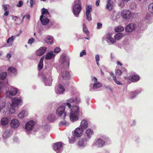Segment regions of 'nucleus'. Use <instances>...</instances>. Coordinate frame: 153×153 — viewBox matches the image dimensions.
I'll return each mask as SVG.
<instances>
[{"label": "nucleus", "mask_w": 153, "mask_h": 153, "mask_svg": "<svg viewBox=\"0 0 153 153\" xmlns=\"http://www.w3.org/2000/svg\"><path fill=\"white\" fill-rule=\"evenodd\" d=\"M79 112V108L77 106L74 105L72 107L70 115V120L71 121H75L78 120Z\"/></svg>", "instance_id": "nucleus-1"}, {"label": "nucleus", "mask_w": 153, "mask_h": 153, "mask_svg": "<svg viewBox=\"0 0 153 153\" xmlns=\"http://www.w3.org/2000/svg\"><path fill=\"white\" fill-rule=\"evenodd\" d=\"M65 107L64 106H60L57 109L56 114L57 116H61L63 115V119H64L66 116V112L65 111Z\"/></svg>", "instance_id": "nucleus-2"}, {"label": "nucleus", "mask_w": 153, "mask_h": 153, "mask_svg": "<svg viewBox=\"0 0 153 153\" xmlns=\"http://www.w3.org/2000/svg\"><path fill=\"white\" fill-rule=\"evenodd\" d=\"M77 4L75 5L73 8V12L74 14L76 16H78V15L82 10V7L80 0H77Z\"/></svg>", "instance_id": "nucleus-3"}, {"label": "nucleus", "mask_w": 153, "mask_h": 153, "mask_svg": "<svg viewBox=\"0 0 153 153\" xmlns=\"http://www.w3.org/2000/svg\"><path fill=\"white\" fill-rule=\"evenodd\" d=\"M83 131V129L81 128L78 127L72 132L73 135L76 137H81Z\"/></svg>", "instance_id": "nucleus-4"}, {"label": "nucleus", "mask_w": 153, "mask_h": 153, "mask_svg": "<svg viewBox=\"0 0 153 153\" xmlns=\"http://www.w3.org/2000/svg\"><path fill=\"white\" fill-rule=\"evenodd\" d=\"M122 16L124 19H129L131 16V11L129 10H124L122 13Z\"/></svg>", "instance_id": "nucleus-5"}, {"label": "nucleus", "mask_w": 153, "mask_h": 153, "mask_svg": "<svg viewBox=\"0 0 153 153\" xmlns=\"http://www.w3.org/2000/svg\"><path fill=\"white\" fill-rule=\"evenodd\" d=\"M42 79L46 85L51 86V85L52 79L51 77L47 78L45 75H43Z\"/></svg>", "instance_id": "nucleus-6"}, {"label": "nucleus", "mask_w": 153, "mask_h": 153, "mask_svg": "<svg viewBox=\"0 0 153 153\" xmlns=\"http://www.w3.org/2000/svg\"><path fill=\"white\" fill-rule=\"evenodd\" d=\"M35 125V122L33 120L27 122L25 125V129L27 131L32 129Z\"/></svg>", "instance_id": "nucleus-7"}, {"label": "nucleus", "mask_w": 153, "mask_h": 153, "mask_svg": "<svg viewBox=\"0 0 153 153\" xmlns=\"http://www.w3.org/2000/svg\"><path fill=\"white\" fill-rule=\"evenodd\" d=\"M136 25L134 23H131L128 24L126 27V30L127 32H131L133 31L136 27Z\"/></svg>", "instance_id": "nucleus-8"}, {"label": "nucleus", "mask_w": 153, "mask_h": 153, "mask_svg": "<svg viewBox=\"0 0 153 153\" xmlns=\"http://www.w3.org/2000/svg\"><path fill=\"white\" fill-rule=\"evenodd\" d=\"M47 49L46 47H41L37 51L36 54L38 56H41L45 52Z\"/></svg>", "instance_id": "nucleus-9"}, {"label": "nucleus", "mask_w": 153, "mask_h": 153, "mask_svg": "<svg viewBox=\"0 0 153 153\" xmlns=\"http://www.w3.org/2000/svg\"><path fill=\"white\" fill-rule=\"evenodd\" d=\"M20 123L19 120L16 119L12 120L10 122V125L13 128H16L19 126Z\"/></svg>", "instance_id": "nucleus-10"}, {"label": "nucleus", "mask_w": 153, "mask_h": 153, "mask_svg": "<svg viewBox=\"0 0 153 153\" xmlns=\"http://www.w3.org/2000/svg\"><path fill=\"white\" fill-rule=\"evenodd\" d=\"M21 100V99L16 97L13 98L12 99L11 106L13 107H17Z\"/></svg>", "instance_id": "nucleus-11"}, {"label": "nucleus", "mask_w": 153, "mask_h": 153, "mask_svg": "<svg viewBox=\"0 0 153 153\" xmlns=\"http://www.w3.org/2000/svg\"><path fill=\"white\" fill-rule=\"evenodd\" d=\"M87 140H88L86 138H82L78 140L77 144L79 147H84Z\"/></svg>", "instance_id": "nucleus-12"}, {"label": "nucleus", "mask_w": 153, "mask_h": 153, "mask_svg": "<svg viewBox=\"0 0 153 153\" xmlns=\"http://www.w3.org/2000/svg\"><path fill=\"white\" fill-rule=\"evenodd\" d=\"M40 19L42 24L43 25L48 24L49 22V20L48 19L43 15L40 16Z\"/></svg>", "instance_id": "nucleus-13"}, {"label": "nucleus", "mask_w": 153, "mask_h": 153, "mask_svg": "<svg viewBox=\"0 0 153 153\" xmlns=\"http://www.w3.org/2000/svg\"><path fill=\"white\" fill-rule=\"evenodd\" d=\"M69 102L73 105H76L79 104L80 102V98L78 97H76L73 99H70L69 100Z\"/></svg>", "instance_id": "nucleus-14"}, {"label": "nucleus", "mask_w": 153, "mask_h": 153, "mask_svg": "<svg viewBox=\"0 0 153 153\" xmlns=\"http://www.w3.org/2000/svg\"><path fill=\"white\" fill-rule=\"evenodd\" d=\"M80 126L81 128L83 129H86L88 126V123L87 121L85 120H82Z\"/></svg>", "instance_id": "nucleus-15"}, {"label": "nucleus", "mask_w": 153, "mask_h": 153, "mask_svg": "<svg viewBox=\"0 0 153 153\" xmlns=\"http://www.w3.org/2000/svg\"><path fill=\"white\" fill-rule=\"evenodd\" d=\"M62 146V144L61 142H58L53 145V147L54 150L58 151Z\"/></svg>", "instance_id": "nucleus-16"}, {"label": "nucleus", "mask_w": 153, "mask_h": 153, "mask_svg": "<svg viewBox=\"0 0 153 153\" xmlns=\"http://www.w3.org/2000/svg\"><path fill=\"white\" fill-rule=\"evenodd\" d=\"M107 3L106 6V8L109 10H111L113 8V3L112 0H107Z\"/></svg>", "instance_id": "nucleus-17"}, {"label": "nucleus", "mask_w": 153, "mask_h": 153, "mask_svg": "<svg viewBox=\"0 0 153 153\" xmlns=\"http://www.w3.org/2000/svg\"><path fill=\"white\" fill-rule=\"evenodd\" d=\"M48 120L51 122H53L56 120V116L53 114H49L47 117Z\"/></svg>", "instance_id": "nucleus-18"}, {"label": "nucleus", "mask_w": 153, "mask_h": 153, "mask_svg": "<svg viewBox=\"0 0 153 153\" xmlns=\"http://www.w3.org/2000/svg\"><path fill=\"white\" fill-rule=\"evenodd\" d=\"M55 54H53V52H49L47 53L45 56L46 59H51L53 58L55 56Z\"/></svg>", "instance_id": "nucleus-19"}, {"label": "nucleus", "mask_w": 153, "mask_h": 153, "mask_svg": "<svg viewBox=\"0 0 153 153\" xmlns=\"http://www.w3.org/2000/svg\"><path fill=\"white\" fill-rule=\"evenodd\" d=\"M62 76L64 79L68 80L70 77V74L68 71H64L62 73Z\"/></svg>", "instance_id": "nucleus-20"}, {"label": "nucleus", "mask_w": 153, "mask_h": 153, "mask_svg": "<svg viewBox=\"0 0 153 153\" xmlns=\"http://www.w3.org/2000/svg\"><path fill=\"white\" fill-rule=\"evenodd\" d=\"M140 77L138 75H134L131 78V81L132 82H136L140 79Z\"/></svg>", "instance_id": "nucleus-21"}, {"label": "nucleus", "mask_w": 153, "mask_h": 153, "mask_svg": "<svg viewBox=\"0 0 153 153\" xmlns=\"http://www.w3.org/2000/svg\"><path fill=\"white\" fill-rule=\"evenodd\" d=\"M105 142L101 139H98L97 140L96 144L98 146V147H102L104 145Z\"/></svg>", "instance_id": "nucleus-22"}, {"label": "nucleus", "mask_w": 153, "mask_h": 153, "mask_svg": "<svg viewBox=\"0 0 153 153\" xmlns=\"http://www.w3.org/2000/svg\"><path fill=\"white\" fill-rule=\"evenodd\" d=\"M65 91V89L61 85H59L58 86L57 91L56 93L57 94H60L62 93Z\"/></svg>", "instance_id": "nucleus-23"}, {"label": "nucleus", "mask_w": 153, "mask_h": 153, "mask_svg": "<svg viewBox=\"0 0 153 153\" xmlns=\"http://www.w3.org/2000/svg\"><path fill=\"white\" fill-rule=\"evenodd\" d=\"M17 91H18L17 89L15 88H13L11 89L10 91L7 92V94L8 93L9 95L12 96H14L17 94Z\"/></svg>", "instance_id": "nucleus-24"}, {"label": "nucleus", "mask_w": 153, "mask_h": 153, "mask_svg": "<svg viewBox=\"0 0 153 153\" xmlns=\"http://www.w3.org/2000/svg\"><path fill=\"white\" fill-rule=\"evenodd\" d=\"M83 31L86 34L88 37H90L89 33L86 27V25L85 23L83 24Z\"/></svg>", "instance_id": "nucleus-25"}, {"label": "nucleus", "mask_w": 153, "mask_h": 153, "mask_svg": "<svg viewBox=\"0 0 153 153\" xmlns=\"http://www.w3.org/2000/svg\"><path fill=\"white\" fill-rule=\"evenodd\" d=\"M53 38L52 36H48L45 39V41L48 44H51L53 42Z\"/></svg>", "instance_id": "nucleus-26"}, {"label": "nucleus", "mask_w": 153, "mask_h": 153, "mask_svg": "<svg viewBox=\"0 0 153 153\" xmlns=\"http://www.w3.org/2000/svg\"><path fill=\"white\" fill-rule=\"evenodd\" d=\"M8 71L9 73H12L14 74H16L17 73L16 69L13 67H9L8 69Z\"/></svg>", "instance_id": "nucleus-27"}, {"label": "nucleus", "mask_w": 153, "mask_h": 153, "mask_svg": "<svg viewBox=\"0 0 153 153\" xmlns=\"http://www.w3.org/2000/svg\"><path fill=\"white\" fill-rule=\"evenodd\" d=\"M124 35L122 33H118L115 35L114 38L117 40L121 39L124 36Z\"/></svg>", "instance_id": "nucleus-28"}, {"label": "nucleus", "mask_w": 153, "mask_h": 153, "mask_svg": "<svg viewBox=\"0 0 153 153\" xmlns=\"http://www.w3.org/2000/svg\"><path fill=\"white\" fill-rule=\"evenodd\" d=\"M44 59V56L42 57L39 61L38 65L39 70H41L43 67V61Z\"/></svg>", "instance_id": "nucleus-29"}, {"label": "nucleus", "mask_w": 153, "mask_h": 153, "mask_svg": "<svg viewBox=\"0 0 153 153\" xmlns=\"http://www.w3.org/2000/svg\"><path fill=\"white\" fill-rule=\"evenodd\" d=\"M8 122V120L6 117H4L1 119V123L2 125L5 126L7 125Z\"/></svg>", "instance_id": "nucleus-30"}, {"label": "nucleus", "mask_w": 153, "mask_h": 153, "mask_svg": "<svg viewBox=\"0 0 153 153\" xmlns=\"http://www.w3.org/2000/svg\"><path fill=\"white\" fill-rule=\"evenodd\" d=\"M107 42L110 43V44H112L116 42V41L111 36L107 37Z\"/></svg>", "instance_id": "nucleus-31"}, {"label": "nucleus", "mask_w": 153, "mask_h": 153, "mask_svg": "<svg viewBox=\"0 0 153 153\" xmlns=\"http://www.w3.org/2000/svg\"><path fill=\"white\" fill-rule=\"evenodd\" d=\"M42 15L43 16L44 15H45L47 16H50V14L49 13L48 10L45 8H43L42 9Z\"/></svg>", "instance_id": "nucleus-32"}, {"label": "nucleus", "mask_w": 153, "mask_h": 153, "mask_svg": "<svg viewBox=\"0 0 153 153\" xmlns=\"http://www.w3.org/2000/svg\"><path fill=\"white\" fill-rule=\"evenodd\" d=\"M86 133L87 135V137L88 138H90L91 137V135L93 133V131L91 129L88 128L86 130Z\"/></svg>", "instance_id": "nucleus-33"}, {"label": "nucleus", "mask_w": 153, "mask_h": 153, "mask_svg": "<svg viewBox=\"0 0 153 153\" xmlns=\"http://www.w3.org/2000/svg\"><path fill=\"white\" fill-rule=\"evenodd\" d=\"M124 30V28L123 27L120 26L115 28V31L116 32H120L123 31Z\"/></svg>", "instance_id": "nucleus-34"}, {"label": "nucleus", "mask_w": 153, "mask_h": 153, "mask_svg": "<svg viewBox=\"0 0 153 153\" xmlns=\"http://www.w3.org/2000/svg\"><path fill=\"white\" fill-rule=\"evenodd\" d=\"M67 60L66 56L65 54L62 55L60 60L61 63H64Z\"/></svg>", "instance_id": "nucleus-35"}, {"label": "nucleus", "mask_w": 153, "mask_h": 153, "mask_svg": "<svg viewBox=\"0 0 153 153\" xmlns=\"http://www.w3.org/2000/svg\"><path fill=\"white\" fill-rule=\"evenodd\" d=\"M7 76V73L6 72H3L0 74V79L4 80L6 77Z\"/></svg>", "instance_id": "nucleus-36"}, {"label": "nucleus", "mask_w": 153, "mask_h": 153, "mask_svg": "<svg viewBox=\"0 0 153 153\" xmlns=\"http://www.w3.org/2000/svg\"><path fill=\"white\" fill-rule=\"evenodd\" d=\"M86 13H91L92 11V5H88L86 7Z\"/></svg>", "instance_id": "nucleus-37"}, {"label": "nucleus", "mask_w": 153, "mask_h": 153, "mask_svg": "<svg viewBox=\"0 0 153 153\" xmlns=\"http://www.w3.org/2000/svg\"><path fill=\"white\" fill-rule=\"evenodd\" d=\"M102 86L101 83L100 82H97L94 84L93 85V88L94 89H96L97 88H100Z\"/></svg>", "instance_id": "nucleus-38"}, {"label": "nucleus", "mask_w": 153, "mask_h": 153, "mask_svg": "<svg viewBox=\"0 0 153 153\" xmlns=\"http://www.w3.org/2000/svg\"><path fill=\"white\" fill-rule=\"evenodd\" d=\"M25 111H22L20 112L18 115L19 118L22 119L24 117L25 115Z\"/></svg>", "instance_id": "nucleus-39"}, {"label": "nucleus", "mask_w": 153, "mask_h": 153, "mask_svg": "<svg viewBox=\"0 0 153 153\" xmlns=\"http://www.w3.org/2000/svg\"><path fill=\"white\" fill-rule=\"evenodd\" d=\"M139 92L138 91H134L131 92V95L132 96L131 98H132L136 96V95H137L138 94Z\"/></svg>", "instance_id": "nucleus-40"}, {"label": "nucleus", "mask_w": 153, "mask_h": 153, "mask_svg": "<svg viewBox=\"0 0 153 153\" xmlns=\"http://www.w3.org/2000/svg\"><path fill=\"white\" fill-rule=\"evenodd\" d=\"M148 10L149 12L153 13V3L150 4L149 5Z\"/></svg>", "instance_id": "nucleus-41"}, {"label": "nucleus", "mask_w": 153, "mask_h": 153, "mask_svg": "<svg viewBox=\"0 0 153 153\" xmlns=\"http://www.w3.org/2000/svg\"><path fill=\"white\" fill-rule=\"evenodd\" d=\"M15 36H12L9 38L8 39L7 41V43H9L12 42H13V41Z\"/></svg>", "instance_id": "nucleus-42"}, {"label": "nucleus", "mask_w": 153, "mask_h": 153, "mask_svg": "<svg viewBox=\"0 0 153 153\" xmlns=\"http://www.w3.org/2000/svg\"><path fill=\"white\" fill-rule=\"evenodd\" d=\"M87 19L88 21H90L91 20V13H86Z\"/></svg>", "instance_id": "nucleus-43"}, {"label": "nucleus", "mask_w": 153, "mask_h": 153, "mask_svg": "<svg viewBox=\"0 0 153 153\" xmlns=\"http://www.w3.org/2000/svg\"><path fill=\"white\" fill-rule=\"evenodd\" d=\"M122 74V72L120 69H117L116 71V74L117 76L121 75Z\"/></svg>", "instance_id": "nucleus-44"}, {"label": "nucleus", "mask_w": 153, "mask_h": 153, "mask_svg": "<svg viewBox=\"0 0 153 153\" xmlns=\"http://www.w3.org/2000/svg\"><path fill=\"white\" fill-rule=\"evenodd\" d=\"M61 49L58 47H56L54 49V52L55 53H58L60 52L61 51Z\"/></svg>", "instance_id": "nucleus-45"}, {"label": "nucleus", "mask_w": 153, "mask_h": 153, "mask_svg": "<svg viewBox=\"0 0 153 153\" xmlns=\"http://www.w3.org/2000/svg\"><path fill=\"white\" fill-rule=\"evenodd\" d=\"M95 59L97 62V63L98 65H99V61L100 59L99 56L98 55H97L95 56Z\"/></svg>", "instance_id": "nucleus-46"}, {"label": "nucleus", "mask_w": 153, "mask_h": 153, "mask_svg": "<svg viewBox=\"0 0 153 153\" xmlns=\"http://www.w3.org/2000/svg\"><path fill=\"white\" fill-rule=\"evenodd\" d=\"M86 51L85 50H83L82 52H81L80 53V57H82L83 56V55H86Z\"/></svg>", "instance_id": "nucleus-47"}, {"label": "nucleus", "mask_w": 153, "mask_h": 153, "mask_svg": "<svg viewBox=\"0 0 153 153\" xmlns=\"http://www.w3.org/2000/svg\"><path fill=\"white\" fill-rule=\"evenodd\" d=\"M34 41H35L34 39L33 38H32L29 39L28 42V43L31 44Z\"/></svg>", "instance_id": "nucleus-48"}, {"label": "nucleus", "mask_w": 153, "mask_h": 153, "mask_svg": "<svg viewBox=\"0 0 153 153\" xmlns=\"http://www.w3.org/2000/svg\"><path fill=\"white\" fill-rule=\"evenodd\" d=\"M151 18V14L149 13H148L146 15L145 19L147 20H149Z\"/></svg>", "instance_id": "nucleus-49"}, {"label": "nucleus", "mask_w": 153, "mask_h": 153, "mask_svg": "<svg viewBox=\"0 0 153 153\" xmlns=\"http://www.w3.org/2000/svg\"><path fill=\"white\" fill-rule=\"evenodd\" d=\"M114 78L115 79H114V80L117 84L118 85H122V83L121 82L117 80L116 77H114Z\"/></svg>", "instance_id": "nucleus-50"}, {"label": "nucleus", "mask_w": 153, "mask_h": 153, "mask_svg": "<svg viewBox=\"0 0 153 153\" xmlns=\"http://www.w3.org/2000/svg\"><path fill=\"white\" fill-rule=\"evenodd\" d=\"M102 26V23L100 22H98L97 23V28L98 29H100L101 28Z\"/></svg>", "instance_id": "nucleus-51"}, {"label": "nucleus", "mask_w": 153, "mask_h": 153, "mask_svg": "<svg viewBox=\"0 0 153 153\" xmlns=\"http://www.w3.org/2000/svg\"><path fill=\"white\" fill-rule=\"evenodd\" d=\"M23 3L22 1H20L19 2V3L17 4V6L18 7H21L22 4Z\"/></svg>", "instance_id": "nucleus-52"}, {"label": "nucleus", "mask_w": 153, "mask_h": 153, "mask_svg": "<svg viewBox=\"0 0 153 153\" xmlns=\"http://www.w3.org/2000/svg\"><path fill=\"white\" fill-rule=\"evenodd\" d=\"M35 2V0H30V6L31 7H32L33 6V4Z\"/></svg>", "instance_id": "nucleus-53"}, {"label": "nucleus", "mask_w": 153, "mask_h": 153, "mask_svg": "<svg viewBox=\"0 0 153 153\" xmlns=\"http://www.w3.org/2000/svg\"><path fill=\"white\" fill-rule=\"evenodd\" d=\"M66 122L65 121H63L60 122L59 123V125L60 126H61L64 125H65Z\"/></svg>", "instance_id": "nucleus-54"}, {"label": "nucleus", "mask_w": 153, "mask_h": 153, "mask_svg": "<svg viewBox=\"0 0 153 153\" xmlns=\"http://www.w3.org/2000/svg\"><path fill=\"white\" fill-rule=\"evenodd\" d=\"M15 112V110L13 108H11L9 111V112L11 114H13Z\"/></svg>", "instance_id": "nucleus-55"}, {"label": "nucleus", "mask_w": 153, "mask_h": 153, "mask_svg": "<svg viewBox=\"0 0 153 153\" xmlns=\"http://www.w3.org/2000/svg\"><path fill=\"white\" fill-rule=\"evenodd\" d=\"M11 57V55L10 54L8 53L7 55L6 58L8 59H9Z\"/></svg>", "instance_id": "nucleus-56"}, {"label": "nucleus", "mask_w": 153, "mask_h": 153, "mask_svg": "<svg viewBox=\"0 0 153 153\" xmlns=\"http://www.w3.org/2000/svg\"><path fill=\"white\" fill-rule=\"evenodd\" d=\"M100 0H97L96 2V5L97 6H98L99 5Z\"/></svg>", "instance_id": "nucleus-57"}, {"label": "nucleus", "mask_w": 153, "mask_h": 153, "mask_svg": "<svg viewBox=\"0 0 153 153\" xmlns=\"http://www.w3.org/2000/svg\"><path fill=\"white\" fill-rule=\"evenodd\" d=\"M92 81L94 82H96L97 81V79L96 77H94L92 79Z\"/></svg>", "instance_id": "nucleus-58"}, {"label": "nucleus", "mask_w": 153, "mask_h": 153, "mask_svg": "<svg viewBox=\"0 0 153 153\" xmlns=\"http://www.w3.org/2000/svg\"><path fill=\"white\" fill-rule=\"evenodd\" d=\"M2 6L3 7V9L4 10V11H6V10H7V6H6L3 5Z\"/></svg>", "instance_id": "nucleus-59"}, {"label": "nucleus", "mask_w": 153, "mask_h": 153, "mask_svg": "<svg viewBox=\"0 0 153 153\" xmlns=\"http://www.w3.org/2000/svg\"><path fill=\"white\" fill-rule=\"evenodd\" d=\"M25 17H26V18L27 19H29L30 18V16L29 14H27L25 15Z\"/></svg>", "instance_id": "nucleus-60"}, {"label": "nucleus", "mask_w": 153, "mask_h": 153, "mask_svg": "<svg viewBox=\"0 0 153 153\" xmlns=\"http://www.w3.org/2000/svg\"><path fill=\"white\" fill-rule=\"evenodd\" d=\"M67 105V106L70 108H71V105L70 103H67L66 104Z\"/></svg>", "instance_id": "nucleus-61"}, {"label": "nucleus", "mask_w": 153, "mask_h": 153, "mask_svg": "<svg viewBox=\"0 0 153 153\" xmlns=\"http://www.w3.org/2000/svg\"><path fill=\"white\" fill-rule=\"evenodd\" d=\"M9 11H7L5 12L4 13V15L6 16H7L9 15Z\"/></svg>", "instance_id": "nucleus-62"}, {"label": "nucleus", "mask_w": 153, "mask_h": 153, "mask_svg": "<svg viewBox=\"0 0 153 153\" xmlns=\"http://www.w3.org/2000/svg\"><path fill=\"white\" fill-rule=\"evenodd\" d=\"M125 79L127 80H131V78L129 77H124Z\"/></svg>", "instance_id": "nucleus-63"}, {"label": "nucleus", "mask_w": 153, "mask_h": 153, "mask_svg": "<svg viewBox=\"0 0 153 153\" xmlns=\"http://www.w3.org/2000/svg\"><path fill=\"white\" fill-rule=\"evenodd\" d=\"M17 18L18 17L17 16H15L13 18V20L14 21H16Z\"/></svg>", "instance_id": "nucleus-64"}]
</instances>
